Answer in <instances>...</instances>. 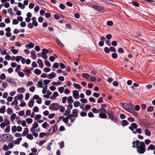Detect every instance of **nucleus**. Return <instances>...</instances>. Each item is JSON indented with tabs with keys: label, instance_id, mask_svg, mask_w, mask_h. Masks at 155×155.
<instances>
[{
	"label": "nucleus",
	"instance_id": "nucleus-8",
	"mask_svg": "<svg viewBox=\"0 0 155 155\" xmlns=\"http://www.w3.org/2000/svg\"><path fill=\"white\" fill-rule=\"evenodd\" d=\"M33 98L36 100V102L38 104H41L42 102L41 99L38 95H35L33 96Z\"/></svg>",
	"mask_w": 155,
	"mask_h": 155
},
{
	"label": "nucleus",
	"instance_id": "nucleus-19",
	"mask_svg": "<svg viewBox=\"0 0 155 155\" xmlns=\"http://www.w3.org/2000/svg\"><path fill=\"white\" fill-rule=\"evenodd\" d=\"M37 63L41 68H43L44 66L43 63L41 59H38L37 61Z\"/></svg>",
	"mask_w": 155,
	"mask_h": 155
},
{
	"label": "nucleus",
	"instance_id": "nucleus-16",
	"mask_svg": "<svg viewBox=\"0 0 155 155\" xmlns=\"http://www.w3.org/2000/svg\"><path fill=\"white\" fill-rule=\"evenodd\" d=\"M28 128H25L22 133V136L25 137L28 134Z\"/></svg>",
	"mask_w": 155,
	"mask_h": 155
},
{
	"label": "nucleus",
	"instance_id": "nucleus-1",
	"mask_svg": "<svg viewBox=\"0 0 155 155\" xmlns=\"http://www.w3.org/2000/svg\"><path fill=\"white\" fill-rule=\"evenodd\" d=\"M132 147L137 149V152L140 154L144 153L146 151V146L143 142H140L138 140H137L132 142Z\"/></svg>",
	"mask_w": 155,
	"mask_h": 155
},
{
	"label": "nucleus",
	"instance_id": "nucleus-12",
	"mask_svg": "<svg viewBox=\"0 0 155 155\" xmlns=\"http://www.w3.org/2000/svg\"><path fill=\"white\" fill-rule=\"evenodd\" d=\"M58 93L57 92H54L52 95L50 97V99L52 100H54L56 99V97L58 96Z\"/></svg>",
	"mask_w": 155,
	"mask_h": 155
},
{
	"label": "nucleus",
	"instance_id": "nucleus-31",
	"mask_svg": "<svg viewBox=\"0 0 155 155\" xmlns=\"http://www.w3.org/2000/svg\"><path fill=\"white\" fill-rule=\"evenodd\" d=\"M34 73L37 75H39L41 73V71L40 70L36 69L34 71Z\"/></svg>",
	"mask_w": 155,
	"mask_h": 155
},
{
	"label": "nucleus",
	"instance_id": "nucleus-43",
	"mask_svg": "<svg viewBox=\"0 0 155 155\" xmlns=\"http://www.w3.org/2000/svg\"><path fill=\"white\" fill-rule=\"evenodd\" d=\"M80 105V103L78 101H75L74 103V105L75 107H78Z\"/></svg>",
	"mask_w": 155,
	"mask_h": 155
},
{
	"label": "nucleus",
	"instance_id": "nucleus-36",
	"mask_svg": "<svg viewBox=\"0 0 155 155\" xmlns=\"http://www.w3.org/2000/svg\"><path fill=\"white\" fill-rule=\"evenodd\" d=\"M56 41L57 44L61 47L63 48L64 46V45L61 42L59 39H57Z\"/></svg>",
	"mask_w": 155,
	"mask_h": 155
},
{
	"label": "nucleus",
	"instance_id": "nucleus-56",
	"mask_svg": "<svg viewBox=\"0 0 155 155\" xmlns=\"http://www.w3.org/2000/svg\"><path fill=\"white\" fill-rule=\"evenodd\" d=\"M21 58H22V56H16L15 57V60L17 62H19Z\"/></svg>",
	"mask_w": 155,
	"mask_h": 155
},
{
	"label": "nucleus",
	"instance_id": "nucleus-50",
	"mask_svg": "<svg viewBox=\"0 0 155 155\" xmlns=\"http://www.w3.org/2000/svg\"><path fill=\"white\" fill-rule=\"evenodd\" d=\"M21 70V66L19 65H17V67L15 69V71L16 72H17Z\"/></svg>",
	"mask_w": 155,
	"mask_h": 155
},
{
	"label": "nucleus",
	"instance_id": "nucleus-51",
	"mask_svg": "<svg viewBox=\"0 0 155 155\" xmlns=\"http://www.w3.org/2000/svg\"><path fill=\"white\" fill-rule=\"evenodd\" d=\"M47 87L48 86H45V87H43V89L42 91V92L43 94H45L46 93Z\"/></svg>",
	"mask_w": 155,
	"mask_h": 155
},
{
	"label": "nucleus",
	"instance_id": "nucleus-54",
	"mask_svg": "<svg viewBox=\"0 0 155 155\" xmlns=\"http://www.w3.org/2000/svg\"><path fill=\"white\" fill-rule=\"evenodd\" d=\"M82 77L87 79L89 78V76L87 73H84L82 74Z\"/></svg>",
	"mask_w": 155,
	"mask_h": 155
},
{
	"label": "nucleus",
	"instance_id": "nucleus-55",
	"mask_svg": "<svg viewBox=\"0 0 155 155\" xmlns=\"http://www.w3.org/2000/svg\"><path fill=\"white\" fill-rule=\"evenodd\" d=\"M17 73L19 77H23L24 76V74L23 72L18 71V72H17Z\"/></svg>",
	"mask_w": 155,
	"mask_h": 155
},
{
	"label": "nucleus",
	"instance_id": "nucleus-11",
	"mask_svg": "<svg viewBox=\"0 0 155 155\" xmlns=\"http://www.w3.org/2000/svg\"><path fill=\"white\" fill-rule=\"evenodd\" d=\"M38 124L37 123H34L32 125V127L30 129V131H33L34 130H36L35 129L38 127Z\"/></svg>",
	"mask_w": 155,
	"mask_h": 155
},
{
	"label": "nucleus",
	"instance_id": "nucleus-40",
	"mask_svg": "<svg viewBox=\"0 0 155 155\" xmlns=\"http://www.w3.org/2000/svg\"><path fill=\"white\" fill-rule=\"evenodd\" d=\"M73 85L74 87L77 89H81V86L78 84L74 83Z\"/></svg>",
	"mask_w": 155,
	"mask_h": 155
},
{
	"label": "nucleus",
	"instance_id": "nucleus-44",
	"mask_svg": "<svg viewBox=\"0 0 155 155\" xmlns=\"http://www.w3.org/2000/svg\"><path fill=\"white\" fill-rule=\"evenodd\" d=\"M60 111L62 113L64 112L65 110V108L63 106H60Z\"/></svg>",
	"mask_w": 155,
	"mask_h": 155
},
{
	"label": "nucleus",
	"instance_id": "nucleus-35",
	"mask_svg": "<svg viewBox=\"0 0 155 155\" xmlns=\"http://www.w3.org/2000/svg\"><path fill=\"white\" fill-rule=\"evenodd\" d=\"M71 112V111L70 109H67L65 110L64 113V116H67L70 114Z\"/></svg>",
	"mask_w": 155,
	"mask_h": 155
},
{
	"label": "nucleus",
	"instance_id": "nucleus-24",
	"mask_svg": "<svg viewBox=\"0 0 155 155\" xmlns=\"http://www.w3.org/2000/svg\"><path fill=\"white\" fill-rule=\"evenodd\" d=\"M17 91L19 93H21L25 92V90L23 87H20L18 89Z\"/></svg>",
	"mask_w": 155,
	"mask_h": 155
},
{
	"label": "nucleus",
	"instance_id": "nucleus-6",
	"mask_svg": "<svg viewBox=\"0 0 155 155\" xmlns=\"http://www.w3.org/2000/svg\"><path fill=\"white\" fill-rule=\"evenodd\" d=\"M60 104H58L55 103L51 104L50 106V109L53 110H57L60 108Z\"/></svg>",
	"mask_w": 155,
	"mask_h": 155
},
{
	"label": "nucleus",
	"instance_id": "nucleus-33",
	"mask_svg": "<svg viewBox=\"0 0 155 155\" xmlns=\"http://www.w3.org/2000/svg\"><path fill=\"white\" fill-rule=\"evenodd\" d=\"M16 117V114L13 113L12 114L10 117V120L11 121L14 120Z\"/></svg>",
	"mask_w": 155,
	"mask_h": 155
},
{
	"label": "nucleus",
	"instance_id": "nucleus-59",
	"mask_svg": "<svg viewBox=\"0 0 155 155\" xmlns=\"http://www.w3.org/2000/svg\"><path fill=\"white\" fill-rule=\"evenodd\" d=\"M59 66V64L58 63H54L53 65V67L55 68H58Z\"/></svg>",
	"mask_w": 155,
	"mask_h": 155
},
{
	"label": "nucleus",
	"instance_id": "nucleus-64",
	"mask_svg": "<svg viewBox=\"0 0 155 155\" xmlns=\"http://www.w3.org/2000/svg\"><path fill=\"white\" fill-rule=\"evenodd\" d=\"M131 126L134 129H136L137 127V125L135 123L131 124Z\"/></svg>",
	"mask_w": 155,
	"mask_h": 155
},
{
	"label": "nucleus",
	"instance_id": "nucleus-49",
	"mask_svg": "<svg viewBox=\"0 0 155 155\" xmlns=\"http://www.w3.org/2000/svg\"><path fill=\"white\" fill-rule=\"evenodd\" d=\"M36 130H34L33 131H30L32 132V135L35 137H37L38 136V134L35 131Z\"/></svg>",
	"mask_w": 155,
	"mask_h": 155
},
{
	"label": "nucleus",
	"instance_id": "nucleus-53",
	"mask_svg": "<svg viewBox=\"0 0 155 155\" xmlns=\"http://www.w3.org/2000/svg\"><path fill=\"white\" fill-rule=\"evenodd\" d=\"M128 122L125 120H124L122 121V125L123 126H126L128 125Z\"/></svg>",
	"mask_w": 155,
	"mask_h": 155
},
{
	"label": "nucleus",
	"instance_id": "nucleus-38",
	"mask_svg": "<svg viewBox=\"0 0 155 155\" xmlns=\"http://www.w3.org/2000/svg\"><path fill=\"white\" fill-rule=\"evenodd\" d=\"M45 142V140H42L40 141L37 142V143L38 144L39 146H42L44 143Z\"/></svg>",
	"mask_w": 155,
	"mask_h": 155
},
{
	"label": "nucleus",
	"instance_id": "nucleus-39",
	"mask_svg": "<svg viewBox=\"0 0 155 155\" xmlns=\"http://www.w3.org/2000/svg\"><path fill=\"white\" fill-rule=\"evenodd\" d=\"M41 117V115L40 114H37L35 117V120H39L40 119Z\"/></svg>",
	"mask_w": 155,
	"mask_h": 155
},
{
	"label": "nucleus",
	"instance_id": "nucleus-4",
	"mask_svg": "<svg viewBox=\"0 0 155 155\" xmlns=\"http://www.w3.org/2000/svg\"><path fill=\"white\" fill-rule=\"evenodd\" d=\"M2 140L5 142L8 141H10L11 138V135L9 134H3L1 137Z\"/></svg>",
	"mask_w": 155,
	"mask_h": 155
},
{
	"label": "nucleus",
	"instance_id": "nucleus-21",
	"mask_svg": "<svg viewBox=\"0 0 155 155\" xmlns=\"http://www.w3.org/2000/svg\"><path fill=\"white\" fill-rule=\"evenodd\" d=\"M74 100L71 96H69L67 98V101L69 104H72Z\"/></svg>",
	"mask_w": 155,
	"mask_h": 155
},
{
	"label": "nucleus",
	"instance_id": "nucleus-7",
	"mask_svg": "<svg viewBox=\"0 0 155 155\" xmlns=\"http://www.w3.org/2000/svg\"><path fill=\"white\" fill-rule=\"evenodd\" d=\"M107 114L110 119L114 122H117V119L114 117V114L112 112L109 111L107 113Z\"/></svg>",
	"mask_w": 155,
	"mask_h": 155
},
{
	"label": "nucleus",
	"instance_id": "nucleus-42",
	"mask_svg": "<svg viewBox=\"0 0 155 155\" xmlns=\"http://www.w3.org/2000/svg\"><path fill=\"white\" fill-rule=\"evenodd\" d=\"M93 112L94 113H98L100 111V110H98L95 108H94L92 110Z\"/></svg>",
	"mask_w": 155,
	"mask_h": 155
},
{
	"label": "nucleus",
	"instance_id": "nucleus-58",
	"mask_svg": "<svg viewBox=\"0 0 155 155\" xmlns=\"http://www.w3.org/2000/svg\"><path fill=\"white\" fill-rule=\"evenodd\" d=\"M58 90L61 93H62L64 91V88L63 87H60L58 88Z\"/></svg>",
	"mask_w": 155,
	"mask_h": 155
},
{
	"label": "nucleus",
	"instance_id": "nucleus-13",
	"mask_svg": "<svg viewBox=\"0 0 155 155\" xmlns=\"http://www.w3.org/2000/svg\"><path fill=\"white\" fill-rule=\"evenodd\" d=\"M99 117L102 119H106L107 118V116L104 113L101 112L99 115Z\"/></svg>",
	"mask_w": 155,
	"mask_h": 155
},
{
	"label": "nucleus",
	"instance_id": "nucleus-25",
	"mask_svg": "<svg viewBox=\"0 0 155 155\" xmlns=\"http://www.w3.org/2000/svg\"><path fill=\"white\" fill-rule=\"evenodd\" d=\"M70 119V117L68 116V115H67L64 118L63 121L65 123L67 124L68 123V120Z\"/></svg>",
	"mask_w": 155,
	"mask_h": 155
},
{
	"label": "nucleus",
	"instance_id": "nucleus-3",
	"mask_svg": "<svg viewBox=\"0 0 155 155\" xmlns=\"http://www.w3.org/2000/svg\"><path fill=\"white\" fill-rule=\"evenodd\" d=\"M121 105L122 107L129 112L134 108V106L130 104L122 103Z\"/></svg>",
	"mask_w": 155,
	"mask_h": 155
},
{
	"label": "nucleus",
	"instance_id": "nucleus-34",
	"mask_svg": "<svg viewBox=\"0 0 155 155\" xmlns=\"http://www.w3.org/2000/svg\"><path fill=\"white\" fill-rule=\"evenodd\" d=\"M22 138L19 137L15 141V143L17 144H19Z\"/></svg>",
	"mask_w": 155,
	"mask_h": 155
},
{
	"label": "nucleus",
	"instance_id": "nucleus-37",
	"mask_svg": "<svg viewBox=\"0 0 155 155\" xmlns=\"http://www.w3.org/2000/svg\"><path fill=\"white\" fill-rule=\"evenodd\" d=\"M42 125L43 128H45V129L48 128H47L46 127H48L49 126V124H48L47 122H44L42 124Z\"/></svg>",
	"mask_w": 155,
	"mask_h": 155
},
{
	"label": "nucleus",
	"instance_id": "nucleus-9",
	"mask_svg": "<svg viewBox=\"0 0 155 155\" xmlns=\"http://www.w3.org/2000/svg\"><path fill=\"white\" fill-rule=\"evenodd\" d=\"M73 96L74 98L77 99L79 98V94L78 91L76 90H74L73 91Z\"/></svg>",
	"mask_w": 155,
	"mask_h": 155
},
{
	"label": "nucleus",
	"instance_id": "nucleus-29",
	"mask_svg": "<svg viewBox=\"0 0 155 155\" xmlns=\"http://www.w3.org/2000/svg\"><path fill=\"white\" fill-rule=\"evenodd\" d=\"M5 111V107L3 106L0 108V113L4 114Z\"/></svg>",
	"mask_w": 155,
	"mask_h": 155
},
{
	"label": "nucleus",
	"instance_id": "nucleus-32",
	"mask_svg": "<svg viewBox=\"0 0 155 155\" xmlns=\"http://www.w3.org/2000/svg\"><path fill=\"white\" fill-rule=\"evenodd\" d=\"M58 129V127L57 125H54V127H52L50 128V130H53V131L55 132Z\"/></svg>",
	"mask_w": 155,
	"mask_h": 155
},
{
	"label": "nucleus",
	"instance_id": "nucleus-63",
	"mask_svg": "<svg viewBox=\"0 0 155 155\" xmlns=\"http://www.w3.org/2000/svg\"><path fill=\"white\" fill-rule=\"evenodd\" d=\"M6 76L5 74H2L0 76V79L2 80H3L5 79Z\"/></svg>",
	"mask_w": 155,
	"mask_h": 155
},
{
	"label": "nucleus",
	"instance_id": "nucleus-46",
	"mask_svg": "<svg viewBox=\"0 0 155 155\" xmlns=\"http://www.w3.org/2000/svg\"><path fill=\"white\" fill-rule=\"evenodd\" d=\"M3 149L4 151H7L9 149L8 146L6 144H5L3 147Z\"/></svg>",
	"mask_w": 155,
	"mask_h": 155
},
{
	"label": "nucleus",
	"instance_id": "nucleus-5",
	"mask_svg": "<svg viewBox=\"0 0 155 155\" xmlns=\"http://www.w3.org/2000/svg\"><path fill=\"white\" fill-rule=\"evenodd\" d=\"M92 8H94L97 11H98L101 13H103L105 11L104 8L101 6L93 5Z\"/></svg>",
	"mask_w": 155,
	"mask_h": 155
},
{
	"label": "nucleus",
	"instance_id": "nucleus-52",
	"mask_svg": "<svg viewBox=\"0 0 155 155\" xmlns=\"http://www.w3.org/2000/svg\"><path fill=\"white\" fill-rule=\"evenodd\" d=\"M18 104V102L17 101L16 99L14 100V101L11 103V105L12 106H13L14 105H17Z\"/></svg>",
	"mask_w": 155,
	"mask_h": 155
},
{
	"label": "nucleus",
	"instance_id": "nucleus-14",
	"mask_svg": "<svg viewBox=\"0 0 155 155\" xmlns=\"http://www.w3.org/2000/svg\"><path fill=\"white\" fill-rule=\"evenodd\" d=\"M56 76V74L53 72H52L51 74L48 75V78L49 79L55 78Z\"/></svg>",
	"mask_w": 155,
	"mask_h": 155
},
{
	"label": "nucleus",
	"instance_id": "nucleus-60",
	"mask_svg": "<svg viewBox=\"0 0 155 155\" xmlns=\"http://www.w3.org/2000/svg\"><path fill=\"white\" fill-rule=\"evenodd\" d=\"M7 113L9 114H11L12 112V109L10 108H9L7 109Z\"/></svg>",
	"mask_w": 155,
	"mask_h": 155
},
{
	"label": "nucleus",
	"instance_id": "nucleus-23",
	"mask_svg": "<svg viewBox=\"0 0 155 155\" xmlns=\"http://www.w3.org/2000/svg\"><path fill=\"white\" fill-rule=\"evenodd\" d=\"M129 112L134 116L137 117L138 116V113L135 111L134 108Z\"/></svg>",
	"mask_w": 155,
	"mask_h": 155
},
{
	"label": "nucleus",
	"instance_id": "nucleus-30",
	"mask_svg": "<svg viewBox=\"0 0 155 155\" xmlns=\"http://www.w3.org/2000/svg\"><path fill=\"white\" fill-rule=\"evenodd\" d=\"M145 135L147 136H150L151 135L150 132L147 129L145 130Z\"/></svg>",
	"mask_w": 155,
	"mask_h": 155
},
{
	"label": "nucleus",
	"instance_id": "nucleus-22",
	"mask_svg": "<svg viewBox=\"0 0 155 155\" xmlns=\"http://www.w3.org/2000/svg\"><path fill=\"white\" fill-rule=\"evenodd\" d=\"M31 57L34 59H35L36 58L37 56L35 54V51H31Z\"/></svg>",
	"mask_w": 155,
	"mask_h": 155
},
{
	"label": "nucleus",
	"instance_id": "nucleus-26",
	"mask_svg": "<svg viewBox=\"0 0 155 155\" xmlns=\"http://www.w3.org/2000/svg\"><path fill=\"white\" fill-rule=\"evenodd\" d=\"M34 104V99H32L29 101V102H28V105L30 107H31L33 106Z\"/></svg>",
	"mask_w": 155,
	"mask_h": 155
},
{
	"label": "nucleus",
	"instance_id": "nucleus-28",
	"mask_svg": "<svg viewBox=\"0 0 155 155\" xmlns=\"http://www.w3.org/2000/svg\"><path fill=\"white\" fill-rule=\"evenodd\" d=\"M26 137L27 138L30 140H32L34 139L33 135L30 134H28Z\"/></svg>",
	"mask_w": 155,
	"mask_h": 155
},
{
	"label": "nucleus",
	"instance_id": "nucleus-18",
	"mask_svg": "<svg viewBox=\"0 0 155 155\" xmlns=\"http://www.w3.org/2000/svg\"><path fill=\"white\" fill-rule=\"evenodd\" d=\"M36 2L39 5H45V2L44 0H36Z\"/></svg>",
	"mask_w": 155,
	"mask_h": 155
},
{
	"label": "nucleus",
	"instance_id": "nucleus-47",
	"mask_svg": "<svg viewBox=\"0 0 155 155\" xmlns=\"http://www.w3.org/2000/svg\"><path fill=\"white\" fill-rule=\"evenodd\" d=\"M10 126H7L5 128V132L6 133H8L10 131Z\"/></svg>",
	"mask_w": 155,
	"mask_h": 155
},
{
	"label": "nucleus",
	"instance_id": "nucleus-61",
	"mask_svg": "<svg viewBox=\"0 0 155 155\" xmlns=\"http://www.w3.org/2000/svg\"><path fill=\"white\" fill-rule=\"evenodd\" d=\"M17 130V127L16 126H14L12 127V131L13 132H15Z\"/></svg>",
	"mask_w": 155,
	"mask_h": 155
},
{
	"label": "nucleus",
	"instance_id": "nucleus-45",
	"mask_svg": "<svg viewBox=\"0 0 155 155\" xmlns=\"http://www.w3.org/2000/svg\"><path fill=\"white\" fill-rule=\"evenodd\" d=\"M26 121L28 124H30L32 122L33 120L31 118H28L26 119Z\"/></svg>",
	"mask_w": 155,
	"mask_h": 155
},
{
	"label": "nucleus",
	"instance_id": "nucleus-57",
	"mask_svg": "<svg viewBox=\"0 0 155 155\" xmlns=\"http://www.w3.org/2000/svg\"><path fill=\"white\" fill-rule=\"evenodd\" d=\"M46 134L44 132H41L39 134V137L42 138L44 136H46Z\"/></svg>",
	"mask_w": 155,
	"mask_h": 155
},
{
	"label": "nucleus",
	"instance_id": "nucleus-62",
	"mask_svg": "<svg viewBox=\"0 0 155 155\" xmlns=\"http://www.w3.org/2000/svg\"><path fill=\"white\" fill-rule=\"evenodd\" d=\"M153 110V107L152 106H149L147 109V111L148 112L152 111Z\"/></svg>",
	"mask_w": 155,
	"mask_h": 155
},
{
	"label": "nucleus",
	"instance_id": "nucleus-10",
	"mask_svg": "<svg viewBox=\"0 0 155 155\" xmlns=\"http://www.w3.org/2000/svg\"><path fill=\"white\" fill-rule=\"evenodd\" d=\"M12 53L14 54H16L18 53V51L17 49H15L13 46L9 48Z\"/></svg>",
	"mask_w": 155,
	"mask_h": 155
},
{
	"label": "nucleus",
	"instance_id": "nucleus-15",
	"mask_svg": "<svg viewBox=\"0 0 155 155\" xmlns=\"http://www.w3.org/2000/svg\"><path fill=\"white\" fill-rule=\"evenodd\" d=\"M34 46V44L32 43H30L25 45V47L28 48L30 49L31 48H33Z\"/></svg>",
	"mask_w": 155,
	"mask_h": 155
},
{
	"label": "nucleus",
	"instance_id": "nucleus-17",
	"mask_svg": "<svg viewBox=\"0 0 155 155\" xmlns=\"http://www.w3.org/2000/svg\"><path fill=\"white\" fill-rule=\"evenodd\" d=\"M23 98V95L22 94H18L17 96H15L14 98V100L18 99L22 100Z\"/></svg>",
	"mask_w": 155,
	"mask_h": 155
},
{
	"label": "nucleus",
	"instance_id": "nucleus-2",
	"mask_svg": "<svg viewBox=\"0 0 155 155\" xmlns=\"http://www.w3.org/2000/svg\"><path fill=\"white\" fill-rule=\"evenodd\" d=\"M79 112V110H78L77 109H74L72 110V113L68 115L71 123H73L74 122L76 118L78 116Z\"/></svg>",
	"mask_w": 155,
	"mask_h": 155
},
{
	"label": "nucleus",
	"instance_id": "nucleus-48",
	"mask_svg": "<svg viewBox=\"0 0 155 155\" xmlns=\"http://www.w3.org/2000/svg\"><path fill=\"white\" fill-rule=\"evenodd\" d=\"M50 82V81L49 80H46L43 81V82L45 84V86H48L47 84Z\"/></svg>",
	"mask_w": 155,
	"mask_h": 155
},
{
	"label": "nucleus",
	"instance_id": "nucleus-27",
	"mask_svg": "<svg viewBox=\"0 0 155 155\" xmlns=\"http://www.w3.org/2000/svg\"><path fill=\"white\" fill-rule=\"evenodd\" d=\"M155 148V146L153 144H150L147 148V150L148 151H149L150 150H154Z\"/></svg>",
	"mask_w": 155,
	"mask_h": 155
},
{
	"label": "nucleus",
	"instance_id": "nucleus-20",
	"mask_svg": "<svg viewBox=\"0 0 155 155\" xmlns=\"http://www.w3.org/2000/svg\"><path fill=\"white\" fill-rule=\"evenodd\" d=\"M44 84H43L42 81H40L38 82L37 83V86L38 87L43 88L45 87V86H43Z\"/></svg>",
	"mask_w": 155,
	"mask_h": 155
},
{
	"label": "nucleus",
	"instance_id": "nucleus-41",
	"mask_svg": "<svg viewBox=\"0 0 155 155\" xmlns=\"http://www.w3.org/2000/svg\"><path fill=\"white\" fill-rule=\"evenodd\" d=\"M18 6L21 9H23L25 8V6L21 2H19L18 3Z\"/></svg>",
	"mask_w": 155,
	"mask_h": 155
}]
</instances>
